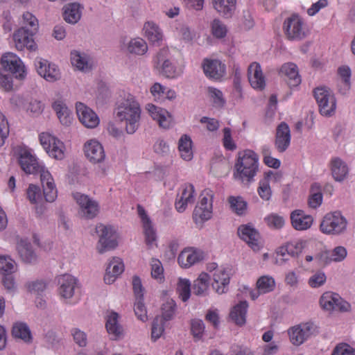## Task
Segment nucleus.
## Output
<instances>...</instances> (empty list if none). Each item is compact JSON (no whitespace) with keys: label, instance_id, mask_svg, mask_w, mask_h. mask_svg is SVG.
Returning a JSON list of instances; mask_svg holds the SVG:
<instances>
[{"label":"nucleus","instance_id":"29","mask_svg":"<svg viewBox=\"0 0 355 355\" xmlns=\"http://www.w3.org/2000/svg\"><path fill=\"white\" fill-rule=\"evenodd\" d=\"M214 282L212 287L218 294L226 292L230 284V275L223 268L216 269L213 275Z\"/></svg>","mask_w":355,"mask_h":355},{"label":"nucleus","instance_id":"7","mask_svg":"<svg viewBox=\"0 0 355 355\" xmlns=\"http://www.w3.org/2000/svg\"><path fill=\"white\" fill-rule=\"evenodd\" d=\"M96 232L99 236L98 251L103 254L107 250L114 249L117 242L114 236V231L111 226L98 224L96 227Z\"/></svg>","mask_w":355,"mask_h":355},{"label":"nucleus","instance_id":"27","mask_svg":"<svg viewBox=\"0 0 355 355\" xmlns=\"http://www.w3.org/2000/svg\"><path fill=\"white\" fill-rule=\"evenodd\" d=\"M291 220L293 227L297 230L309 229L313 223V218L306 215L303 211L297 209L291 214Z\"/></svg>","mask_w":355,"mask_h":355},{"label":"nucleus","instance_id":"41","mask_svg":"<svg viewBox=\"0 0 355 355\" xmlns=\"http://www.w3.org/2000/svg\"><path fill=\"white\" fill-rule=\"evenodd\" d=\"M192 141L191 138L184 135L181 137L178 143V148L180 152L181 157L187 161H189L193 157L191 150Z\"/></svg>","mask_w":355,"mask_h":355},{"label":"nucleus","instance_id":"30","mask_svg":"<svg viewBox=\"0 0 355 355\" xmlns=\"http://www.w3.org/2000/svg\"><path fill=\"white\" fill-rule=\"evenodd\" d=\"M119 314L114 311H112L107 317L105 327L113 340H116L123 335V329L119 323Z\"/></svg>","mask_w":355,"mask_h":355},{"label":"nucleus","instance_id":"62","mask_svg":"<svg viewBox=\"0 0 355 355\" xmlns=\"http://www.w3.org/2000/svg\"><path fill=\"white\" fill-rule=\"evenodd\" d=\"M304 248V243L302 241L288 243V255L292 257H297L302 252Z\"/></svg>","mask_w":355,"mask_h":355},{"label":"nucleus","instance_id":"12","mask_svg":"<svg viewBox=\"0 0 355 355\" xmlns=\"http://www.w3.org/2000/svg\"><path fill=\"white\" fill-rule=\"evenodd\" d=\"M316 326L312 322L302 324L294 327L288 331L290 340L295 345L302 344L316 330Z\"/></svg>","mask_w":355,"mask_h":355},{"label":"nucleus","instance_id":"49","mask_svg":"<svg viewBox=\"0 0 355 355\" xmlns=\"http://www.w3.org/2000/svg\"><path fill=\"white\" fill-rule=\"evenodd\" d=\"M164 322L163 318L160 316H156L154 318L151 328V338L153 340H157L162 335L164 331Z\"/></svg>","mask_w":355,"mask_h":355},{"label":"nucleus","instance_id":"50","mask_svg":"<svg viewBox=\"0 0 355 355\" xmlns=\"http://www.w3.org/2000/svg\"><path fill=\"white\" fill-rule=\"evenodd\" d=\"M180 297L183 302H187L191 295V284L189 280L180 279L177 287Z\"/></svg>","mask_w":355,"mask_h":355},{"label":"nucleus","instance_id":"53","mask_svg":"<svg viewBox=\"0 0 355 355\" xmlns=\"http://www.w3.org/2000/svg\"><path fill=\"white\" fill-rule=\"evenodd\" d=\"M257 192L262 200L266 201L269 200L272 196V190L270 187L269 181L267 180H261L259 182Z\"/></svg>","mask_w":355,"mask_h":355},{"label":"nucleus","instance_id":"48","mask_svg":"<svg viewBox=\"0 0 355 355\" xmlns=\"http://www.w3.org/2000/svg\"><path fill=\"white\" fill-rule=\"evenodd\" d=\"M23 26H27L28 31L31 33H36L38 31V21L31 12H26L23 14Z\"/></svg>","mask_w":355,"mask_h":355},{"label":"nucleus","instance_id":"4","mask_svg":"<svg viewBox=\"0 0 355 355\" xmlns=\"http://www.w3.org/2000/svg\"><path fill=\"white\" fill-rule=\"evenodd\" d=\"M314 97L322 115L331 116L336 108V100L331 89L327 87H318L313 91Z\"/></svg>","mask_w":355,"mask_h":355},{"label":"nucleus","instance_id":"59","mask_svg":"<svg viewBox=\"0 0 355 355\" xmlns=\"http://www.w3.org/2000/svg\"><path fill=\"white\" fill-rule=\"evenodd\" d=\"M205 329V324L202 320L199 319L192 320L191 322V334L195 338L200 339Z\"/></svg>","mask_w":355,"mask_h":355},{"label":"nucleus","instance_id":"10","mask_svg":"<svg viewBox=\"0 0 355 355\" xmlns=\"http://www.w3.org/2000/svg\"><path fill=\"white\" fill-rule=\"evenodd\" d=\"M284 30L290 40H301L306 35V31L302 20L297 16L288 18L284 24Z\"/></svg>","mask_w":355,"mask_h":355},{"label":"nucleus","instance_id":"11","mask_svg":"<svg viewBox=\"0 0 355 355\" xmlns=\"http://www.w3.org/2000/svg\"><path fill=\"white\" fill-rule=\"evenodd\" d=\"M74 199L80 206V214L87 219H92L96 217L98 213V204L88 196L80 193L73 194Z\"/></svg>","mask_w":355,"mask_h":355},{"label":"nucleus","instance_id":"57","mask_svg":"<svg viewBox=\"0 0 355 355\" xmlns=\"http://www.w3.org/2000/svg\"><path fill=\"white\" fill-rule=\"evenodd\" d=\"M164 269L162 263L156 259L151 261V276L153 278L161 282L163 278Z\"/></svg>","mask_w":355,"mask_h":355},{"label":"nucleus","instance_id":"19","mask_svg":"<svg viewBox=\"0 0 355 355\" xmlns=\"http://www.w3.org/2000/svg\"><path fill=\"white\" fill-rule=\"evenodd\" d=\"M291 130L289 126L282 122L277 128L275 146L278 152L284 153L288 148L291 143Z\"/></svg>","mask_w":355,"mask_h":355},{"label":"nucleus","instance_id":"45","mask_svg":"<svg viewBox=\"0 0 355 355\" xmlns=\"http://www.w3.org/2000/svg\"><path fill=\"white\" fill-rule=\"evenodd\" d=\"M177 306L175 301L172 299H168L162 306V316L164 321H168L173 318Z\"/></svg>","mask_w":355,"mask_h":355},{"label":"nucleus","instance_id":"61","mask_svg":"<svg viewBox=\"0 0 355 355\" xmlns=\"http://www.w3.org/2000/svg\"><path fill=\"white\" fill-rule=\"evenodd\" d=\"M212 34L218 38H223L226 35V26L219 20L215 19L211 23Z\"/></svg>","mask_w":355,"mask_h":355},{"label":"nucleus","instance_id":"52","mask_svg":"<svg viewBox=\"0 0 355 355\" xmlns=\"http://www.w3.org/2000/svg\"><path fill=\"white\" fill-rule=\"evenodd\" d=\"M71 335L74 342L80 347H85L87 345V336L86 333L78 328H72Z\"/></svg>","mask_w":355,"mask_h":355},{"label":"nucleus","instance_id":"31","mask_svg":"<svg viewBox=\"0 0 355 355\" xmlns=\"http://www.w3.org/2000/svg\"><path fill=\"white\" fill-rule=\"evenodd\" d=\"M203 70L206 76L209 78L218 79L222 77L225 73V65L218 60H209L203 65Z\"/></svg>","mask_w":355,"mask_h":355},{"label":"nucleus","instance_id":"6","mask_svg":"<svg viewBox=\"0 0 355 355\" xmlns=\"http://www.w3.org/2000/svg\"><path fill=\"white\" fill-rule=\"evenodd\" d=\"M17 271L16 261L8 255H1V283L9 293L15 290L14 274Z\"/></svg>","mask_w":355,"mask_h":355},{"label":"nucleus","instance_id":"46","mask_svg":"<svg viewBox=\"0 0 355 355\" xmlns=\"http://www.w3.org/2000/svg\"><path fill=\"white\" fill-rule=\"evenodd\" d=\"M338 300H340V295L338 294L328 292L322 295L320 303L324 309L333 311L334 305Z\"/></svg>","mask_w":355,"mask_h":355},{"label":"nucleus","instance_id":"47","mask_svg":"<svg viewBox=\"0 0 355 355\" xmlns=\"http://www.w3.org/2000/svg\"><path fill=\"white\" fill-rule=\"evenodd\" d=\"M275 286L274 279L268 276L261 277L257 282V287L261 293H266L272 291Z\"/></svg>","mask_w":355,"mask_h":355},{"label":"nucleus","instance_id":"37","mask_svg":"<svg viewBox=\"0 0 355 355\" xmlns=\"http://www.w3.org/2000/svg\"><path fill=\"white\" fill-rule=\"evenodd\" d=\"M331 173L336 181H343L348 174V167L346 164L338 157L332 159Z\"/></svg>","mask_w":355,"mask_h":355},{"label":"nucleus","instance_id":"23","mask_svg":"<svg viewBox=\"0 0 355 355\" xmlns=\"http://www.w3.org/2000/svg\"><path fill=\"white\" fill-rule=\"evenodd\" d=\"M36 67L37 73L47 81L54 82L60 78V73L57 67L46 60H37Z\"/></svg>","mask_w":355,"mask_h":355},{"label":"nucleus","instance_id":"5","mask_svg":"<svg viewBox=\"0 0 355 355\" xmlns=\"http://www.w3.org/2000/svg\"><path fill=\"white\" fill-rule=\"evenodd\" d=\"M347 221L338 211L327 214L320 224L321 231L327 234L338 235L347 229Z\"/></svg>","mask_w":355,"mask_h":355},{"label":"nucleus","instance_id":"2","mask_svg":"<svg viewBox=\"0 0 355 355\" xmlns=\"http://www.w3.org/2000/svg\"><path fill=\"white\" fill-rule=\"evenodd\" d=\"M258 155L251 150L239 152L234 165V178L242 182H250L258 170Z\"/></svg>","mask_w":355,"mask_h":355},{"label":"nucleus","instance_id":"34","mask_svg":"<svg viewBox=\"0 0 355 355\" xmlns=\"http://www.w3.org/2000/svg\"><path fill=\"white\" fill-rule=\"evenodd\" d=\"M81 15V7L79 3H69L63 8L64 19L69 24H76L80 19Z\"/></svg>","mask_w":355,"mask_h":355},{"label":"nucleus","instance_id":"25","mask_svg":"<svg viewBox=\"0 0 355 355\" xmlns=\"http://www.w3.org/2000/svg\"><path fill=\"white\" fill-rule=\"evenodd\" d=\"M248 79L251 86L262 90L266 85L265 77L258 62H252L248 67Z\"/></svg>","mask_w":355,"mask_h":355},{"label":"nucleus","instance_id":"14","mask_svg":"<svg viewBox=\"0 0 355 355\" xmlns=\"http://www.w3.org/2000/svg\"><path fill=\"white\" fill-rule=\"evenodd\" d=\"M238 234L254 251L260 249L259 233L252 225H241L238 228Z\"/></svg>","mask_w":355,"mask_h":355},{"label":"nucleus","instance_id":"60","mask_svg":"<svg viewBox=\"0 0 355 355\" xmlns=\"http://www.w3.org/2000/svg\"><path fill=\"white\" fill-rule=\"evenodd\" d=\"M46 283L42 280H36L26 284L28 291L36 295H40L46 288Z\"/></svg>","mask_w":355,"mask_h":355},{"label":"nucleus","instance_id":"51","mask_svg":"<svg viewBox=\"0 0 355 355\" xmlns=\"http://www.w3.org/2000/svg\"><path fill=\"white\" fill-rule=\"evenodd\" d=\"M27 198L32 204H38L42 200L40 189L35 184H30L26 191Z\"/></svg>","mask_w":355,"mask_h":355},{"label":"nucleus","instance_id":"56","mask_svg":"<svg viewBox=\"0 0 355 355\" xmlns=\"http://www.w3.org/2000/svg\"><path fill=\"white\" fill-rule=\"evenodd\" d=\"M267 225L274 229H280L284 225V219L282 216L276 214H271L265 218Z\"/></svg>","mask_w":355,"mask_h":355},{"label":"nucleus","instance_id":"39","mask_svg":"<svg viewBox=\"0 0 355 355\" xmlns=\"http://www.w3.org/2000/svg\"><path fill=\"white\" fill-rule=\"evenodd\" d=\"M248 307V304L246 301H241L234 306L230 312V318L236 324L243 325L245 323Z\"/></svg>","mask_w":355,"mask_h":355},{"label":"nucleus","instance_id":"32","mask_svg":"<svg viewBox=\"0 0 355 355\" xmlns=\"http://www.w3.org/2000/svg\"><path fill=\"white\" fill-rule=\"evenodd\" d=\"M18 253L21 260L27 263L37 261V255L32 249L31 244L26 240L21 239L17 244Z\"/></svg>","mask_w":355,"mask_h":355},{"label":"nucleus","instance_id":"13","mask_svg":"<svg viewBox=\"0 0 355 355\" xmlns=\"http://www.w3.org/2000/svg\"><path fill=\"white\" fill-rule=\"evenodd\" d=\"M35 34L28 31L27 26H22L19 28L13 35L16 48L20 51L24 48L32 51H35L37 49V44L33 38Z\"/></svg>","mask_w":355,"mask_h":355},{"label":"nucleus","instance_id":"21","mask_svg":"<svg viewBox=\"0 0 355 355\" xmlns=\"http://www.w3.org/2000/svg\"><path fill=\"white\" fill-rule=\"evenodd\" d=\"M71 62L77 69L85 73L92 71L94 67V60L89 55L76 50L71 52Z\"/></svg>","mask_w":355,"mask_h":355},{"label":"nucleus","instance_id":"54","mask_svg":"<svg viewBox=\"0 0 355 355\" xmlns=\"http://www.w3.org/2000/svg\"><path fill=\"white\" fill-rule=\"evenodd\" d=\"M229 166L225 160L215 162L211 165V171L216 176L222 177L227 173Z\"/></svg>","mask_w":355,"mask_h":355},{"label":"nucleus","instance_id":"3","mask_svg":"<svg viewBox=\"0 0 355 355\" xmlns=\"http://www.w3.org/2000/svg\"><path fill=\"white\" fill-rule=\"evenodd\" d=\"M116 116L120 121H125L128 134H133L139 127L141 116L139 104L132 96L124 99L116 110Z\"/></svg>","mask_w":355,"mask_h":355},{"label":"nucleus","instance_id":"43","mask_svg":"<svg viewBox=\"0 0 355 355\" xmlns=\"http://www.w3.org/2000/svg\"><path fill=\"white\" fill-rule=\"evenodd\" d=\"M211 214L212 203L209 202L207 208L196 206L193 211V218L196 223H202L211 218Z\"/></svg>","mask_w":355,"mask_h":355},{"label":"nucleus","instance_id":"28","mask_svg":"<svg viewBox=\"0 0 355 355\" xmlns=\"http://www.w3.org/2000/svg\"><path fill=\"white\" fill-rule=\"evenodd\" d=\"M123 270L124 266L121 259L114 257L106 268V273L104 277L105 282L107 284H112Z\"/></svg>","mask_w":355,"mask_h":355},{"label":"nucleus","instance_id":"1","mask_svg":"<svg viewBox=\"0 0 355 355\" xmlns=\"http://www.w3.org/2000/svg\"><path fill=\"white\" fill-rule=\"evenodd\" d=\"M19 162L21 169L27 174L40 173V180L43 187V195L46 202H52L57 198L53 179L48 171L40 166L36 157L26 149L19 152Z\"/></svg>","mask_w":355,"mask_h":355},{"label":"nucleus","instance_id":"44","mask_svg":"<svg viewBox=\"0 0 355 355\" xmlns=\"http://www.w3.org/2000/svg\"><path fill=\"white\" fill-rule=\"evenodd\" d=\"M128 50L130 53L144 55L148 50V46L143 39L135 38L130 41Z\"/></svg>","mask_w":355,"mask_h":355},{"label":"nucleus","instance_id":"38","mask_svg":"<svg viewBox=\"0 0 355 355\" xmlns=\"http://www.w3.org/2000/svg\"><path fill=\"white\" fill-rule=\"evenodd\" d=\"M209 276L207 273L202 272L193 282L192 289L194 295L198 296H205L209 285Z\"/></svg>","mask_w":355,"mask_h":355},{"label":"nucleus","instance_id":"17","mask_svg":"<svg viewBox=\"0 0 355 355\" xmlns=\"http://www.w3.org/2000/svg\"><path fill=\"white\" fill-rule=\"evenodd\" d=\"M137 211L142 222L146 244L148 249H151L157 239L156 231L145 209L139 205L137 206Z\"/></svg>","mask_w":355,"mask_h":355},{"label":"nucleus","instance_id":"33","mask_svg":"<svg viewBox=\"0 0 355 355\" xmlns=\"http://www.w3.org/2000/svg\"><path fill=\"white\" fill-rule=\"evenodd\" d=\"M167 51L162 49L157 55V64H161V73L166 78H174L177 76L175 67L168 60H166Z\"/></svg>","mask_w":355,"mask_h":355},{"label":"nucleus","instance_id":"15","mask_svg":"<svg viewBox=\"0 0 355 355\" xmlns=\"http://www.w3.org/2000/svg\"><path fill=\"white\" fill-rule=\"evenodd\" d=\"M76 108L80 121L86 128H94L99 124V118L91 108L80 102L76 103Z\"/></svg>","mask_w":355,"mask_h":355},{"label":"nucleus","instance_id":"35","mask_svg":"<svg viewBox=\"0 0 355 355\" xmlns=\"http://www.w3.org/2000/svg\"><path fill=\"white\" fill-rule=\"evenodd\" d=\"M236 0H212L214 9L223 16L230 17L236 8Z\"/></svg>","mask_w":355,"mask_h":355},{"label":"nucleus","instance_id":"16","mask_svg":"<svg viewBox=\"0 0 355 355\" xmlns=\"http://www.w3.org/2000/svg\"><path fill=\"white\" fill-rule=\"evenodd\" d=\"M137 211L142 222L146 244L148 249H151L157 239L156 231L145 209L139 205L137 206Z\"/></svg>","mask_w":355,"mask_h":355},{"label":"nucleus","instance_id":"26","mask_svg":"<svg viewBox=\"0 0 355 355\" xmlns=\"http://www.w3.org/2000/svg\"><path fill=\"white\" fill-rule=\"evenodd\" d=\"M60 294L66 299L71 298L74 294L77 279L71 275L64 274L58 277Z\"/></svg>","mask_w":355,"mask_h":355},{"label":"nucleus","instance_id":"18","mask_svg":"<svg viewBox=\"0 0 355 355\" xmlns=\"http://www.w3.org/2000/svg\"><path fill=\"white\" fill-rule=\"evenodd\" d=\"M290 87H297L301 83V77L297 65L293 62L284 64L279 71Z\"/></svg>","mask_w":355,"mask_h":355},{"label":"nucleus","instance_id":"42","mask_svg":"<svg viewBox=\"0 0 355 355\" xmlns=\"http://www.w3.org/2000/svg\"><path fill=\"white\" fill-rule=\"evenodd\" d=\"M230 207L239 216L243 215L247 209V202L241 196H230L227 199Z\"/></svg>","mask_w":355,"mask_h":355},{"label":"nucleus","instance_id":"40","mask_svg":"<svg viewBox=\"0 0 355 355\" xmlns=\"http://www.w3.org/2000/svg\"><path fill=\"white\" fill-rule=\"evenodd\" d=\"M144 29L148 40L153 44L159 45L162 40V33L158 26L152 21H148L144 24Z\"/></svg>","mask_w":355,"mask_h":355},{"label":"nucleus","instance_id":"36","mask_svg":"<svg viewBox=\"0 0 355 355\" xmlns=\"http://www.w3.org/2000/svg\"><path fill=\"white\" fill-rule=\"evenodd\" d=\"M12 334L15 338L22 340L26 343H31L33 340L31 330L25 322H16L12 329Z\"/></svg>","mask_w":355,"mask_h":355},{"label":"nucleus","instance_id":"24","mask_svg":"<svg viewBox=\"0 0 355 355\" xmlns=\"http://www.w3.org/2000/svg\"><path fill=\"white\" fill-rule=\"evenodd\" d=\"M203 259V252L193 248H186L178 256V263L182 267L188 268L200 261Z\"/></svg>","mask_w":355,"mask_h":355},{"label":"nucleus","instance_id":"8","mask_svg":"<svg viewBox=\"0 0 355 355\" xmlns=\"http://www.w3.org/2000/svg\"><path fill=\"white\" fill-rule=\"evenodd\" d=\"M40 144L49 156L62 159L64 157L63 143L54 136L47 132H42L40 135Z\"/></svg>","mask_w":355,"mask_h":355},{"label":"nucleus","instance_id":"9","mask_svg":"<svg viewBox=\"0 0 355 355\" xmlns=\"http://www.w3.org/2000/svg\"><path fill=\"white\" fill-rule=\"evenodd\" d=\"M1 67L10 71L17 79L23 80L26 76L23 62L12 53H6L1 56Z\"/></svg>","mask_w":355,"mask_h":355},{"label":"nucleus","instance_id":"63","mask_svg":"<svg viewBox=\"0 0 355 355\" xmlns=\"http://www.w3.org/2000/svg\"><path fill=\"white\" fill-rule=\"evenodd\" d=\"M200 197V201L197 206L207 208L209 207V202L212 203L214 193L211 189H205V190L202 191Z\"/></svg>","mask_w":355,"mask_h":355},{"label":"nucleus","instance_id":"58","mask_svg":"<svg viewBox=\"0 0 355 355\" xmlns=\"http://www.w3.org/2000/svg\"><path fill=\"white\" fill-rule=\"evenodd\" d=\"M134 311L138 319L144 322L147 320V310L143 302V299H136Z\"/></svg>","mask_w":355,"mask_h":355},{"label":"nucleus","instance_id":"20","mask_svg":"<svg viewBox=\"0 0 355 355\" xmlns=\"http://www.w3.org/2000/svg\"><path fill=\"white\" fill-rule=\"evenodd\" d=\"M146 108L151 117L157 121L159 127L164 129L169 128L172 117L167 110L150 103L147 104Z\"/></svg>","mask_w":355,"mask_h":355},{"label":"nucleus","instance_id":"64","mask_svg":"<svg viewBox=\"0 0 355 355\" xmlns=\"http://www.w3.org/2000/svg\"><path fill=\"white\" fill-rule=\"evenodd\" d=\"M332 355H355V352L349 345L340 344L335 347Z\"/></svg>","mask_w":355,"mask_h":355},{"label":"nucleus","instance_id":"22","mask_svg":"<svg viewBox=\"0 0 355 355\" xmlns=\"http://www.w3.org/2000/svg\"><path fill=\"white\" fill-rule=\"evenodd\" d=\"M84 151L87 158L93 163H101L105 154L102 145L96 140H90L85 144Z\"/></svg>","mask_w":355,"mask_h":355},{"label":"nucleus","instance_id":"55","mask_svg":"<svg viewBox=\"0 0 355 355\" xmlns=\"http://www.w3.org/2000/svg\"><path fill=\"white\" fill-rule=\"evenodd\" d=\"M208 92L215 107H221L224 105L225 100L223 98L222 92L219 89L210 87L208 88Z\"/></svg>","mask_w":355,"mask_h":355}]
</instances>
